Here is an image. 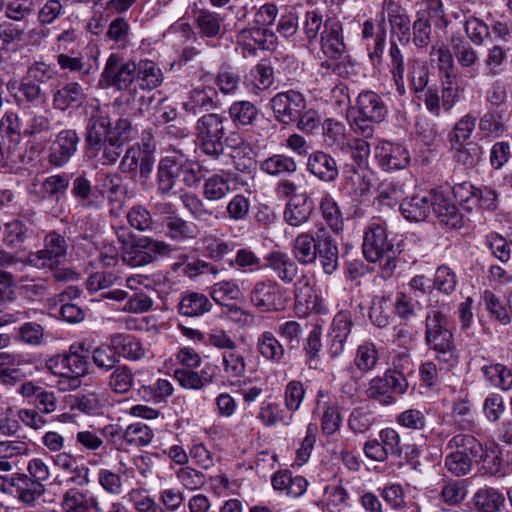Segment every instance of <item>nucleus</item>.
Listing matches in <instances>:
<instances>
[{
	"label": "nucleus",
	"instance_id": "obj_1",
	"mask_svg": "<svg viewBox=\"0 0 512 512\" xmlns=\"http://www.w3.org/2000/svg\"><path fill=\"white\" fill-rule=\"evenodd\" d=\"M163 73L161 69L149 59L139 62L126 61L119 53H111L107 58L101 72L99 85L102 88H114L127 95V101H144L140 91H151L161 85Z\"/></svg>",
	"mask_w": 512,
	"mask_h": 512
},
{
	"label": "nucleus",
	"instance_id": "obj_2",
	"mask_svg": "<svg viewBox=\"0 0 512 512\" xmlns=\"http://www.w3.org/2000/svg\"><path fill=\"white\" fill-rule=\"evenodd\" d=\"M109 105L91 106L86 142L92 156L102 165L114 164L122 153L123 141L109 134Z\"/></svg>",
	"mask_w": 512,
	"mask_h": 512
},
{
	"label": "nucleus",
	"instance_id": "obj_3",
	"mask_svg": "<svg viewBox=\"0 0 512 512\" xmlns=\"http://www.w3.org/2000/svg\"><path fill=\"white\" fill-rule=\"evenodd\" d=\"M425 344L435 353V359L450 370L459 363V352L454 342L449 320L438 310H431L425 319Z\"/></svg>",
	"mask_w": 512,
	"mask_h": 512
},
{
	"label": "nucleus",
	"instance_id": "obj_4",
	"mask_svg": "<svg viewBox=\"0 0 512 512\" xmlns=\"http://www.w3.org/2000/svg\"><path fill=\"white\" fill-rule=\"evenodd\" d=\"M362 249L367 261L379 264L383 278L391 277L397 266L398 251L393 240L389 238L385 223L375 221L366 227Z\"/></svg>",
	"mask_w": 512,
	"mask_h": 512
},
{
	"label": "nucleus",
	"instance_id": "obj_5",
	"mask_svg": "<svg viewBox=\"0 0 512 512\" xmlns=\"http://www.w3.org/2000/svg\"><path fill=\"white\" fill-rule=\"evenodd\" d=\"M448 449H456L445 458V467L455 476H464L471 471L472 461L485 462L488 457L480 441L469 434H457L452 437Z\"/></svg>",
	"mask_w": 512,
	"mask_h": 512
},
{
	"label": "nucleus",
	"instance_id": "obj_6",
	"mask_svg": "<svg viewBox=\"0 0 512 512\" xmlns=\"http://www.w3.org/2000/svg\"><path fill=\"white\" fill-rule=\"evenodd\" d=\"M226 122L227 118L218 113L204 114L196 122L195 134L199 149L212 159H218L224 153Z\"/></svg>",
	"mask_w": 512,
	"mask_h": 512
},
{
	"label": "nucleus",
	"instance_id": "obj_7",
	"mask_svg": "<svg viewBox=\"0 0 512 512\" xmlns=\"http://www.w3.org/2000/svg\"><path fill=\"white\" fill-rule=\"evenodd\" d=\"M172 246L164 241L141 236L123 247L122 260L130 267H142L155 262L159 257L173 253Z\"/></svg>",
	"mask_w": 512,
	"mask_h": 512
},
{
	"label": "nucleus",
	"instance_id": "obj_8",
	"mask_svg": "<svg viewBox=\"0 0 512 512\" xmlns=\"http://www.w3.org/2000/svg\"><path fill=\"white\" fill-rule=\"evenodd\" d=\"M265 266L271 269L285 284L294 283V297L298 301L304 289H310V278L302 275L297 279L299 267L287 253L280 250L269 252L265 256Z\"/></svg>",
	"mask_w": 512,
	"mask_h": 512
},
{
	"label": "nucleus",
	"instance_id": "obj_9",
	"mask_svg": "<svg viewBox=\"0 0 512 512\" xmlns=\"http://www.w3.org/2000/svg\"><path fill=\"white\" fill-rule=\"evenodd\" d=\"M67 249L68 244L65 238L52 231L44 237L43 248L36 252H30L25 262L37 269L55 268L65 258Z\"/></svg>",
	"mask_w": 512,
	"mask_h": 512
},
{
	"label": "nucleus",
	"instance_id": "obj_10",
	"mask_svg": "<svg viewBox=\"0 0 512 512\" xmlns=\"http://www.w3.org/2000/svg\"><path fill=\"white\" fill-rule=\"evenodd\" d=\"M250 303L264 313L277 312L285 307V300L280 285L270 279L254 284L249 293Z\"/></svg>",
	"mask_w": 512,
	"mask_h": 512
},
{
	"label": "nucleus",
	"instance_id": "obj_11",
	"mask_svg": "<svg viewBox=\"0 0 512 512\" xmlns=\"http://www.w3.org/2000/svg\"><path fill=\"white\" fill-rule=\"evenodd\" d=\"M271 107L277 121L289 124L296 121L305 110L306 100L301 93L289 90L276 94L271 99Z\"/></svg>",
	"mask_w": 512,
	"mask_h": 512
},
{
	"label": "nucleus",
	"instance_id": "obj_12",
	"mask_svg": "<svg viewBox=\"0 0 512 512\" xmlns=\"http://www.w3.org/2000/svg\"><path fill=\"white\" fill-rule=\"evenodd\" d=\"M352 327V315L349 311L341 310L335 314L327 335V353L331 358H337L344 352Z\"/></svg>",
	"mask_w": 512,
	"mask_h": 512
},
{
	"label": "nucleus",
	"instance_id": "obj_13",
	"mask_svg": "<svg viewBox=\"0 0 512 512\" xmlns=\"http://www.w3.org/2000/svg\"><path fill=\"white\" fill-rule=\"evenodd\" d=\"M7 483L11 493L16 494L17 500L28 508H36L38 500L44 495V484L36 483L26 477V473H15Z\"/></svg>",
	"mask_w": 512,
	"mask_h": 512
},
{
	"label": "nucleus",
	"instance_id": "obj_14",
	"mask_svg": "<svg viewBox=\"0 0 512 512\" xmlns=\"http://www.w3.org/2000/svg\"><path fill=\"white\" fill-rule=\"evenodd\" d=\"M378 164L386 171L405 168L409 163L408 151L398 143L379 140L374 148Z\"/></svg>",
	"mask_w": 512,
	"mask_h": 512
},
{
	"label": "nucleus",
	"instance_id": "obj_15",
	"mask_svg": "<svg viewBox=\"0 0 512 512\" xmlns=\"http://www.w3.org/2000/svg\"><path fill=\"white\" fill-rule=\"evenodd\" d=\"M79 137L74 130H63L49 148L48 162L54 167H63L77 151Z\"/></svg>",
	"mask_w": 512,
	"mask_h": 512
},
{
	"label": "nucleus",
	"instance_id": "obj_16",
	"mask_svg": "<svg viewBox=\"0 0 512 512\" xmlns=\"http://www.w3.org/2000/svg\"><path fill=\"white\" fill-rule=\"evenodd\" d=\"M321 49L330 58L338 59L346 51L342 24L336 18H328L320 34Z\"/></svg>",
	"mask_w": 512,
	"mask_h": 512
},
{
	"label": "nucleus",
	"instance_id": "obj_17",
	"mask_svg": "<svg viewBox=\"0 0 512 512\" xmlns=\"http://www.w3.org/2000/svg\"><path fill=\"white\" fill-rule=\"evenodd\" d=\"M71 194L80 207L88 210H98L104 203V195L93 188L85 174H79L72 182Z\"/></svg>",
	"mask_w": 512,
	"mask_h": 512
},
{
	"label": "nucleus",
	"instance_id": "obj_18",
	"mask_svg": "<svg viewBox=\"0 0 512 512\" xmlns=\"http://www.w3.org/2000/svg\"><path fill=\"white\" fill-rule=\"evenodd\" d=\"M318 238L316 259H319L324 273L331 275L338 268V246L329 231L323 225L318 226Z\"/></svg>",
	"mask_w": 512,
	"mask_h": 512
},
{
	"label": "nucleus",
	"instance_id": "obj_19",
	"mask_svg": "<svg viewBox=\"0 0 512 512\" xmlns=\"http://www.w3.org/2000/svg\"><path fill=\"white\" fill-rule=\"evenodd\" d=\"M179 150L174 149L160 160L157 172L158 191L169 193L180 178Z\"/></svg>",
	"mask_w": 512,
	"mask_h": 512
},
{
	"label": "nucleus",
	"instance_id": "obj_20",
	"mask_svg": "<svg viewBox=\"0 0 512 512\" xmlns=\"http://www.w3.org/2000/svg\"><path fill=\"white\" fill-rule=\"evenodd\" d=\"M371 188L368 173L362 167L346 164L342 171V189L353 197L366 195Z\"/></svg>",
	"mask_w": 512,
	"mask_h": 512
},
{
	"label": "nucleus",
	"instance_id": "obj_21",
	"mask_svg": "<svg viewBox=\"0 0 512 512\" xmlns=\"http://www.w3.org/2000/svg\"><path fill=\"white\" fill-rule=\"evenodd\" d=\"M431 213L450 228L457 229L462 226V217L456 205L442 192L432 191Z\"/></svg>",
	"mask_w": 512,
	"mask_h": 512
},
{
	"label": "nucleus",
	"instance_id": "obj_22",
	"mask_svg": "<svg viewBox=\"0 0 512 512\" xmlns=\"http://www.w3.org/2000/svg\"><path fill=\"white\" fill-rule=\"evenodd\" d=\"M308 171L324 182H333L339 175L336 160L328 153L315 151L311 153L307 161Z\"/></svg>",
	"mask_w": 512,
	"mask_h": 512
},
{
	"label": "nucleus",
	"instance_id": "obj_23",
	"mask_svg": "<svg viewBox=\"0 0 512 512\" xmlns=\"http://www.w3.org/2000/svg\"><path fill=\"white\" fill-rule=\"evenodd\" d=\"M357 108L361 116L374 123L384 121L388 114L387 105L382 97L373 91H362L357 97Z\"/></svg>",
	"mask_w": 512,
	"mask_h": 512
},
{
	"label": "nucleus",
	"instance_id": "obj_24",
	"mask_svg": "<svg viewBox=\"0 0 512 512\" xmlns=\"http://www.w3.org/2000/svg\"><path fill=\"white\" fill-rule=\"evenodd\" d=\"M61 505L64 512H102V505L97 497L76 488L63 494Z\"/></svg>",
	"mask_w": 512,
	"mask_h": 512
},
{
	"label": "nucleus",
	"instance_id": "obj_25",
	"mask_svg": "<svg viewBox=\"0 0 512 512\" xmlns=\"http://www.w3.org/2000/svg\"><path fill=\"white\" fill-rule=\"evenodd\" d=\"M217 91L212 87H197L192 89L183 102V109L192 115L209 111L217 107Z\"/></svg>",
	"mask_w": 512,
	"mask_h": 512
},
{
	"label": "nucleus",
	"instance_id": "obj_26",
	"mask_svg": "<svg viewBox=\"0 0 512 512\" xmlns=\"http://www.w3.org/2000/svg\"><path fill=\"white\" fill-rule=\"evenodd\" d=\"M318 239V228L296 236L292 243V252L298 263L309 265L316 262Z\"/></svg>",
	"mask_w": 512,
	"mask_h": 512
},
{
	"label": "nucleus",
	"instance_id": "obj_27",
	"mask_svg": "<svg viewBox=\"0 0 512 512\" xmlns=\"http://www.w3.org/2000/svg\"><path fill=\"white\" fill-rule=\"evenodd\" d=\"M430 55L434 57L437 61L438 68L441 73L444 74L445 80L443 97L447 95V97H455V89H454V81L455 74L453 73L454 68V60L452 52L444 45L433 46L430 52Z\"/></svg>",
	"mask_w": 512,
	"mask_h": 512
},
{
	"label": "nucleus",
	"instance_id": "obj_28",
	"mask_svg": "<svg viewBox=\"0 0 512 512\" xmlns=\"http://www.w3.org/2000/svg\"><path fill=\"white\" fill-rule=\"evenodd\" d=\"M109 340L112 350L127 360L138 361L146 355L143 344L132 335L116 333Z\"/></svg>",
	"mask_w": 512,
	"mask_h": 512
},
{
	"label": "nucleus",
	"instance_id": "obj_29",
	"mask_svg": "<svg viewBox=\"0 0 512 512\" xmlns=\"http://www.w3.org/2000/svg\"><path fill=\"white\" fill-rule=\"evenodd\" d=\"M313 202L306 193H301L287 203L284 210V219L290 225L299 227L306 223L313 211Z\"/></svg>",
	"mask_w": 512,
	"mask_h": 512
},
{
	"label": "nucleus",
	"instance_id": "obj_30",
	"mask_svg": "<svg viewBox=\"0 0 512 512\" xmlns=\"http://www.w3.org/2000/svg\"><path fill=\"white\" fill-rule=\"evenodd\" d=\"M212 306L206 295L199 292H186L179 299L177 311L181 316L194 318L210 312Z\"/></svg>",
	"mask_w": 512,
	"mask_h": 512
},
{
	"label": "nucleus",
	"instance_id": "obj_31",
	"mask_svg": "<svg viewBox=\"0 0 512 512\" xmlns=\"http://www.w3.org/2000/svg\"><path fill=\"white\" fill-rule=\"evenodd\" d=\"M85 97L84 89L78 82H68L53 92V107L61 111L79 107Z\"/></svg>",
	"mask_w": 512,
	"mask_h": 512
},
{
	"label": "nucleus",
	"instance_id": "obj_32",
	"mask_svg": "<svg viewBox=\"0 0 512 512\" xmlns=\"http://www.w3.org/2000/svg\"><path fill=\"white\" fill-rule=\"evenodd\" d=\"M432 192L422 193L403 200L402 215L409 221H423L431 214Z\"/></svg>",
	"mask_w": 512,
	"mask_h": 512
},
{
	"label": "nucleus",
	"instance_id": "obj_33",
	"mask_svg": "<svg viewBox=\"0 0 512 512\" xmlns=\"http://www.w3.org/2000/svg\"><path fill=\"white\" fill-rule=\"evenodd\" d=\"M257 352L266 360L274 364L281 363L286 356V349L271 331H263L256 340Z\"/></svg>",
	"mask_w": 512,
	"mask_h": 512
},
{
	"label": "nucleus",
	"instance_id": "obj_34",
	"mask_svg": "<svg viewBox=\"0 0 512 512\" xmlns=\"http://www.w3.org/2000/svg\"><path fill=\"white\" fill-rule=\"evenodd\" d=\"M29 453V447L21 441H0V471L9 472L18 468L20 457Z\"/></svg>",
	"mask_w": 512,
	"mask_h": 512
},
{
	"label": "nucleus",
	"instance_id": "obj_35",
	"mask_svg": "<svg viewBox=\"0 0 512 512\" xmlns=\"http://www.w3.org/2000/svg\"><path fill=\"white\" fill-rule=\"evenodd\" d=\"M257 419L265 427H274L278 424L283 426H289L294 420V415L288 413L286 408H282L280 404L276 402H263L259 407Z\"/></svg>",
	"mask_w": 512,
	"mask_h": 512
},
{
	"label": "nucleus",
	"instance_id": "obj_36",
	"mask_svg": "<svg viewBox=\"0 0 512 512\" xmlns=\"http://www.w3.org/2000/svg\"><path fill=\"white\" fill-rule=\"evenodd\" d=\"M224 17L221 14L202 9L197 13L196 24L200 32L209 38L221 37L225 32Z\"/></svg>",
	"mask_w": 512,
	"mask_h": 512
},
{
	"label": "nucleus",
	"instance_id": "obj_37",
	"mask_svg": "<svg viewBox=\"0 0 512 512\" xmlns=\"http://www.w3.org/2000/svg\"><path fill=\"white\" fill-rule=\"evenodd\" d=\"M221 365L227 379L239 382L246 375V359L236 349L222 353Z\"/></svg>",
	"mask_w": 512,
	"mask_h": 512
},
{
	"label": "nucleus",
	"instance_id": "obj_38",
	"mask_svg": "<svg viewBox=\"0 0 512 512\" xmlns=\"http://www.w3.org/2000/svg\"><path fill=\"white\" fill-rule=\"evenodd\" d=\"M506 109H489L479 121V130L487 136L499 137L507 129Z\"/></svg>",
	"mask_w": 512,
	"mask_h": 512
},
{
	"label": "nucleus",
	"instance_id": "obj_39",
	"mask_svg": "<svg viewBox=\"0 0 512 512\" xmlns=\"http://www.w3.org/2000/svg\"><path fill=\"white\" fill-rule=\"evenodd\" d=\"M135 383V374L132 369L125 365H117L108 379L109 388L119 395H125L131 391Z\"/></svg>",
	"mask_w": 512,
	"mask_h": 512
},
{
	"label": "nucleus",
	"instance_id": "obj_40",
	"mask_svg": "<svg viewBox=\"0 0 512 512\" xmlns=\"http://www.w3.org/2000/svg\"><path fill=\"white\" fill-rule=\"evenodd\" d=\"M163 224L167 229L168 237L175 241L195 238L198 232L194 224L189 223L179 215L165 217Z\"/></svg>",
	"mask_w": 512,
	"mask_h": 512
},
{
	"label": "nucleus",
	"instance_id": "obj_41",
	"mask_svg": "<svg viewBox=\"0 0 512 512\" xmlns=\"http://www.w3.org/2000/svg\"><path fill=\"white\" fill-rule=\"evenodd\" d=\"M379 358V351L375 343L365 341L356 349L354 365L359 371L369 373L377 367Z\"/></svg>",
	"mask_w": 512,
	"mask_h": 512
},
{
	"label": "nucleus",
	"instance_id": "obj_42",
	"mask_svg": "<svg viewBox=\"0 0 512 512\" xmlns=\"http://www.w3.org/2000/svg\"><path fill=\"white\" fill-rule=\"evenodd\" d=\"M504 501V496L494 488H481L473 496L474 506L479 512H499Z\"/></svg>",
	"mask_w": 512,
	"mask_h": 512
},
{
	"label": "nucleus",
	"instance_id": "obj_43",
	"mask_svg": "<svg viewBox=\"0 0 512 512\" xmlns=\"http://www.w3.org/2000/svg\"><path fill=\"white\" fill-rule=\"evenodd\" d=\"M322 135L326 146L345 150L346 128L345 125L332 118L326 119L322 124Z\"/></svg>",
	"mask_w": 512,
	"mask_h": 512
},
{
	"label": "nucleus",
	"instance_id": "obj_44",
	"mask_svg": "<svg viewBox=\"0 0 512 512\" xmlns=\"http://www.w3.org/2000/svg\"><path fill=\"white\" fill-rule=\"evenodd\" d=\"M260 169L272 176H286L296 171L297 164L291 157L276 154L263 160Z\"/></svg>",
	"mask_w": 512,
	"mask_h": 512
},
{
	"label": "nucleus",
	"instance_id": "obj_45",
	"mask_svg": "<svg viewBox=\"0 0 512 512\" xmlns=\"http://www.w3.org/2000/svg\"><path fill=\"white\" fill-rule=\"evenodd\" d=\"M84 350V344L75 343L70 346L69 351L66 354L68 374L79 380L88 373L89 364L87 356L80 353Z\"/></svg>",
	"mask_w": 512,
	"mask_h": 512
},
{
	"label": "nucleus",
	"instance_id": "obj_46",
	"mask_svg": "<svg viewBox=\"0 0 512 512\" xmlns=\"http://www.w3.org/2000/svg\"><path fill=\"white\" fill-rule=\"evenodd\" d=\"M365 395L369 400L376 401L383 406L396 403V398L390 393L384 376H375L369 380Z\"/></svg>",
	"mask_w": 512,
	"mask_h": 512
},
{
	"label": "nucleus",
	"instance_id": "obj_47",
	"mask_svg": "<svg viewBox=\"0 0 512 512\" xmlns=\"http://www.w3.org/2000/svg\"><path fill=\"white\" fill-rule=\"evenodd\" d=\"M258 115V109L250 101H236L229 107V116L237 126L253 124Z\"/></svg>",
	"mask_w": 512,
	"mask_h": 512
},
{
	"label": "nucleus",
	"instance_id": "obj_48",
	"mask_svg": "<svg viewBox=\"0 0 512 512\" xmlns=\"http://www.w3.org/2000/svg\"><path fill=\"white\" fill-rule=\"evenodd\" d=\"M212 299L221 307L227 300H238L242 298L243 292L235 280H223L215 283L211 287L210 293Z\"/></svg>",
	"mask_w": 512,
	"mask_h": 512
},
{
	"label": "nucleus",
	"instance_id": "obj_49",
	"mask_svg": "<svg viewBox=\"0 0 512 512\" xmlns=\"http://www.w3.org/2000/svg\"><path fill=\"white\" fill-rule=\"evenodd\" d=\"M230 192L229 179L224 174H213L203 185V195L207 200L218 201Z\"/></svg>",
	"mask_w": 512,
	"mask_h": 512
},
{
	"label": "nucleus",
	"instance_id": "obj_50",
	"mask_svg": "<svg viewBox=\"0 0 512 512\" xmlns=\"http://www.w3.org/2000/svg\"><path fill=\"white\" fill-rule=\"evenodd\" d=\"M348 497L347 490L341 484L326 486L322 498L323 509L340 512L347 505Z\"/></svg>",
	"mask_w": 512,
	"mask_h": 512
},
{
	"label": "nucleus",
	"instance_id": "obj_51",
	"mask_svg": "<svg viewBox=\"0 0 512 512\" xmlns=\"http://www.w3.org/2000/svg\"><path fill=\"white\" fill-rule=\"evenodd\" d=\"M451 148L455 151L454 158L457 163L468 168L475 167L481 158V148L474 142L459 144H451Z\"/></svg>",
	"mask_w": 512,
	"mask_h": 512
},
{
	"label": "nucleus",
	"instance_id": "obj_52",
	"mask_svg": "<svg viewBox=\"0 0 512 512\" xmlns=\"http://www.w3.org/2000/svg\"><path fill=\"white\" fill-rule=\"evenodd\" d=\"M490 383L504 391L512 388V371L502 364L486 365L482 368Z\"/></svg>",
	"mask_w": 512,
	"mask_h": 512
},
{
	"label": "nucleus",
	"instance_id": "obj_53",
	"mask_svg": "<svg viewBox=\"0 0 512 512\" xmlns=\"http://www.w3.org/2000/svg\"><path fill=\"white\" fill-rule=\"evenodd\" d=\"M154 437V433L147 425L137 422L132 423L123 431L122 438L133 446H147Z\"/></svg>",
	"mask_w": 512,
	"mask_h": 512
},
{
	"label": "nucleus",
	"instance_id": "obj_54",
	"mask_svg": "<svg viewBox=\"0 0 512 512\" xmlns=\"http://www.w3.org/2000/svg\"><path fill=\"white\" fill-rule=\"evenodd\" d=\"M508 58V49L502 45L494 44L486 52L484 65L491 76L500 75L505 69V63Z\"/></svg>",
	"mask_w": 512,
	"mask_h": 512
},
{
	"label": "nucleus",
	"instance_id": "obj_55",
	"mask_svg": "<svg viewBox=\"0 0 512 512\" xmlns=\"http://www.w3.org/2000/svg\"><path fill=\"white\" fill-rule=\"evenodd\" d=\"M70 180V176L67 173L48 176L42 182V191L44 196L56 199L58 201L66 194Z\"/></svg>",
	"mask_w": 512,
	"mask_h": 512
},
{
	"label": "nucleus",
	"instance_id": "obj_56",
	"mask_svg": "<svg viewBox=\"0 0 512 512\" xmlns=\"http://www.w3.org/2000/svg\"><path fill=\"white\" fill-rule=\"evenodd\" d=\"M452 50L458 64L463 68L473 67L478 62V53L461 37L452 38Z\"/></svg>",
	"mask_w": 512,
	"mask_h": 512
},
{
	"label": "nucleus",
	"instance_id": "obj_57",
	"mask_svg": "<svg viewBox=\"0 0 512 512\" xmlns=\"http://www.w3.org/2000/svg\"><path fill=\"white\" fill-rule=\"evenodd\" d=\"M28 228L19 220L6 223L3 228V243L9 248L20 247L27 238Z\"/></svg>",
	"mask_w": 512,
	"mask_h": 512
},
{
	"label": "nucleus",
	"instance_id": "obj_58",
	"mask_svg": "<svg viewBox=\"0 0 512 512\" xmlns=\"http://www.w3.org/2000/svg\"><path fill=\"white\" fill-rule=\"evenodd\" d=\"M304 384L299 380H291L287 383L284 390V405L287 411L294 415L305 397Z\"/></svg>",
	"mask_w": 512,
	"mask_h": 512
},
{
	"label": "nucleus",
	"instance_id": "obj_59",
	"mask_svg": "<svg viewBox=\"0 0 512 512\" xmlns=\"http://www.w3.org/2000/svg\"><path fill=\"white\" fill-rule=\"evenodd\" d=\"M251 201L243 194L234 195L227 203L226 213L235 222L246 221L250 212Z\"/></svg>",
	"mask_w": 512,
	"mask_h": 512
},
{
	"label": "nucleus",
	"instance_id": "obj_60",
	"mask_svg": "<svg viewBox=\"0 0 512 512\" xmlns=\"http://www.w3.org/2000/svg\"><path fill=\"white\" fill-rule=\"evenodd\" d=\"M54 464L70 473H76L78 477L82 478L81 484H88L90 482L89 479V468L86 466H77V461L74 456H72L70 453L65 452H58L53 457Z\"/></svg>",
	"mask_w": 512,
	"mask_h": 512
},
{
	"label": "nucleus",
	"instance_id": "obj_61",
	"mask_svg": "<svg viewBox=\"0 0 512 512\" xmlns=\"http://www.w3.org/2000/svg\"><path fill=\"white\" fill-rule=\"evenodd\" d=\"M232 264L241 271L249 273L262 268L260 257L249 247L238 249Z\"/></svg>",
	"mask_w": 512,
	"mask_h": 512
},
{
	"label": "nucleus",
	"instance_id": "obj_62",
	"mask_svg": "<svg viewBox=\"0 0 512 512\" xmlns=\"http://www.w3.org/2000/svg\"><path fill=\"white\" fill-rule=\"evenodd\" d=\"M457 285L456 273L447 265H441L436 269L433 286L438 291L449 295L455 289Z\"/></svg>",
	"mask_w": 512,
	"mask_h": 512
},
{
	"label": "nucleus",
	"instance_id": "obj_63",
	"mask_svg": "<svg viewBox=\"0 0 512 512\" xmlns=\"http://www.w3.org/2000/svg\"><path fill=\"white\" fill-rule=\"evenodd\" d=\"M476 117L466 114L455 124L454 129L449 134L451 144H461L468 140L475 129Z\"/></svg>",
	"mask_w": 512,
	"mask_h": 512
},
{
	"label": "nucleus",
	"instance_id": "obj_64",
	"mask_svg": "<svg viewBox=\"0 0 512 512\" xmlns=\"http://www.w3.org/2000/svg\"><path fill=\"white\" fill-rule=\"evenodd\" d=\"M92 361L97 368L104 372L112 371L119 362L117 354L112 350L111 344L99 346L92 352Z\"/></svg>",
	"mask_w": 512,
	"mask_h": 512
}]
</instances>
